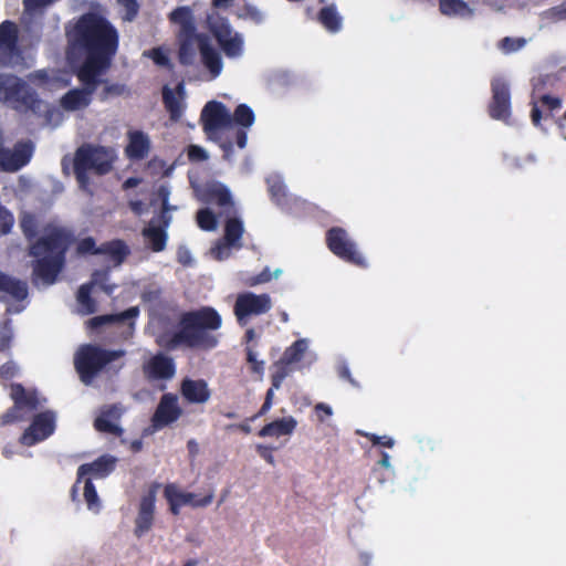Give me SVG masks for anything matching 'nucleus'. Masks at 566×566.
Here are the masks:
<instances>
[{"mask_svg":"<svg viewBox=\"0 0 566 566\" xmlns=\"http://www.w3.org/2000/svg\"><path fill=\"white\" fill-rule=\"evenodd\" d=\"M0 292L4 295L2 298L8 302L7 312L18 314L24 310V302L28 297L27 283L7 276L0 271Z\"/></svg>","mask_w":566,"mask_h":566,"instance_id":"nucleus-13","label":"nucleus"},{"mask_svg":"<svg viewBox=\"0 0 566 566\" xmlns=\"http://www.w3.org/2000/svg\"><path fill=\"white\" fill-rule=\"evenodd\" d=\"M96 250L97 249H95V241L93 238H85L82 241H80L77 244L78 253L92 252L95 254H99L98 252H96Z\"/></svg>","mask_w":566,"mask_h":566,"instance_id":"nucleus-49","label":"nucleus"},{"mask_svg":"<svg viewBox=\"0 0 566 566\" xmlns=\"http://www.w3.org/2000/svg\"><path fill=\"white\" fill-rule=\"evenodd\" d=\"M126 10L124 19L127 21H132L137 12H138V4L136 0H117Z\"/></svg>","mask_w":566,"mask_h":566,"instance_id":"nucleus-47","label":"nucleus"},{"mask_svg":"<svg viewBox=\"0 0 566 566\" xmlns=\"http://www.w3.org/2000/svg\"><path fill=\"white\" fill-rule=\"evenodd\" d=\"M381 438H384V439L380 440V442H378V444L387 447V448H392L395 446V440L391 437L381 436Z\"/></svg>","mask_w":566,"mask_h":566,"instance_id":"nucleus-61","label":"nucleus"},{"mask_svg":"<svg viewBox=\"0 0 566 566\" xmlns=\"http://www.w3.org/2000/svg\"><path fill=\"white\" fill-rule=\"evenodd\" d=\"M543 17L551 21L566 20V7L558 6V7L552 8L549 10L545 11L543 13Z\"/></svg>","mask_w":566,"mask_h":566,"instance_id":"nucleus-45","label":"nucleus"},{"mask_svg":"<svg viewBox=\"0 0 566 566\" xmlns=\"http://www.w3.org/2000/svg\"><path fill=\"white\" fill-rule=\"evenodd\" d=\"M357 433L367 437L373 442V444H378V442H380V440L384 439V438H381V436H376L374 433L363 432L360 430H358Z\"/></svg>","mask_w":566,"mask_h":566,"instance_id":"nucleus-59","label":"nucleus"},{"mask_svg":"<svg viewBox=\"0 0 566 566\" xmlns=\"http://www.w3.org/2000/svg\"><path fill=\"white\" fill-rule=\"evenodd\" d=\"M69 36L70 42L86 51L85 62L77 71L83 87L70 90L60 101L64 111L76 112L86 108L97 86L105 83L103 75L117 50L118 34L104 18L90 13L77 21Z\"/></svg>","mask_w":566,"mask_h":566,"instance_id":"nucleus-1","label":"nucleus"},{"mask_svg":"<svg viewBox=\"0 0 566 566\" xmlns=\"http://www.w3.org/2000/svg\"><path fill=\"white\" fill-rule=\"evenodd\" d=\"M247 140H248L247 134H245L244 132H240V133L238 134V142H237V143H238V146H239L240 148H244V147H245V145H247Z\"/></svg>","mask_w":566,"mask_h":566,"instance_id":"nucleus-62","label":"nucleus"},{"mask_svg":"<svg viewBox=\"0 0 566 566\" xmlns=\"http://www.w3.org/2000/svg\"><path fill=\"white\" fill-rule=\"evenodd\" d=\"M319 20L322 24L331 32H337L342 27V18L333 7L322 9Z\"/></svg>","mask_w":566,"mask_h":566,"instance_id":"nucleus-37","label":"nucleus"},{"mask_svg":"<svg viewBox=\"0 0 566 566\" xmlns=\"http://www.w3.org/2000/svg\"><path fill=\"white\" fill-rule=\"evenodd\" d=\"M232 116V124L235 123L237 125L249 128L251 127L255 122V114L252 111L250 106L247 104H240Z\"/></svg>","mask_w":566,"mask_h":566,"instance_id":"nucleus-36","label":"nucleus"},{"mask_svg":"<svg viewBox=\"0 0 566 566\" xmlns=\"http://www.w3.org/2000/svg\"><path fill=\"white\" fill-rule=\"evenodd\" d=\"M297 426V421L292 416L274 420L266 426H264L260 432V437H281V436H290L293 433Z\"/></svg>","mask_w":566,"mask_h":566,"instance_id":"nucleus-29","label":"nucleus"},{"mask_svg":"<svg viewBox=\"0 0 566 566\" xmlns=\"http://www.w3.org/2000/svg\"><path fill=\"white\" fill-rule=\"evenodd\" d=\"M188 156L192 161H203L209 157L207 150L197 145H191L189 147Z\"/></svg>","mask_w":566,"mask_h":566,"instance_id":"nucleus-48","label":"nucleus"},{"mask_svg":"<svg viewBox=\"0 0 566 566\" xmlns=\"http://www.w3.org/2000/svg\"><path fill=\"white\" fill-rule=\"evenodd\" d=\"M94 286L99 287L106 294H112L116 287L114 284L108 283V271L94 272L91 283L82 285L77 293L80 312L83 314H91L96 310L94 301L90 297L91 289Z\"/></svg>","mask_w":566,"mask_h":566,"instance_id":"nucleus-15","label":"nucleus"},{"mask_svg":"<svg viewBox=\"0 0 566 566\" xmlns=\"http://www.w3.org/2000/svg\"><path fill=\"white\" fill-rule=\"evenodd\" d=\"M179 41V61L185 65L193 64L198 51L201 55L203 65L209 70L212 77L220 75L222 71V61L219 52L209 43V40L199 34H192L178 38Z\"/></svg>","mask_w":566,"mask_h":566,"instance_id":"nucleus-7","label":"nucleus"},{"mask_svg":"<svg viewBox=\"0 0 566 566\" xmlns=\"http://www.w3.org/2000/svg\"><path fill=\"white\" fill-rule=\"evenodd\" d=\"M84 481V499L87 505V509L97 514L101 510V501L98 499L97 492L95 490V486L91 482V478L83 479Z\"/></svg>","mask_w":566,"mask_h":566,"instance_id":"nucleus-38","label":"nucleus"},{"mask_svg":"<svg viewBox=\"0 0 566 566\" xmlns=\"http://www.w3.org/2000/svg\"><path fill=\"white\" fill-rule=\"evenodd\" d=\"M170 21L179 27L178 38L197 34L192 11L189 7H179L169 14Z\"/></svg>","mask_w":566,"mask_h":566,"instance_id":"nucleus-28","label":"nucleus"},{"mask_svg":"<svg viewBox=\"0 0 566 566\" xmlns=\"http://www.w3.org/2000/svg\"><path fill=\"white\" fill-rule=\"evenodd\" d=\"M18 28L11 21L0 24V64L12 65L19 60Z\"/></svg>","mask_w":566,"mask_h":566,"instance_id":"nucleus-17","label":"nucleus"},{"mask_svg":"<svg viewBox=\"0 0 566 566\" xmlns=\"http://www.w3.org/2000/svg\"><path fill=\"white\" fill-rule=\"evenodd\" d=\"M440 11L449 17H471L473 10L462 0H440Z\"/></svg>","mask_w":566,"mask_h":566,"instance_id":"nucleus-34","label":"nucleus"},{"mask_svg":"<svg viewBox=\"0 0 566 566\" xmlns=\"http://www.w3.org/2000/svg\"><path fill=\"white\" fill-rule=\"evenodd\" d=\"M248 361L250 363L253 373L263 375L264 361L259 360L256 353L251 348H248Z\"/></svg>","mask_w":566,"mask_h":566,"instance_id":"nucleus-46","label":"nucleus"},{"mask_svg":"<svg viewBox=\"0 0 566 566\" xmlns=\"http://www.w3.org/2000/svg\"><path fill=\"white\" fill-rule=\"evenodd\" d=\"M128 137L127 156L132 159H142L147 156L150 146L148 137L142 132H132Z\"/></svg>","mask_w":566,"mask_h":566,"instance_id":"nucleus-31","label":"nucleus"},{"mask_svg":"<svg viewBox=\"0 0 566 566\" xmlns=\"http://www.w3.org/2000/svg\"><path fill=\"white\" fill-rule=\"evenodd\" d=\"M143 235L145 238L146 243L155 252H160L166 248L167 242V233L166 230L159 226H157L154 221H151L144 230Z\"/></svg>","mask_w":566,"mask_h":566,"instance_id":"nucleus-32","label":"nucleus"},{"mask_svg":"<svg viewBox=\"0 0 566 566\" xmlns=\"http://www.w3.org/2000/svg\"><path fill=\"white\" fill-rule=\"evenodd\" d=\"M268 182L271 195L277 200H280V196L281 193H283L284 190V186L282 185V182L279 180L272 182L271 179H269Z\"/></svg>","mask_w":566,"mask_h":566,"instance_id":"nucleus-52","label":"nucleus"},{"mask_svg":"<svg viewBox=\"0 0 566 566\" xmlns=\"http://www.w3.org/2000/svg\"><path fill=\"white\" fill-rule=\"evenodd\" d=\"M115 467V458L109 455H103L93 463L83 464L78 468L77 471V483H80L83 479H87L86 475L92 478H104L109 474Z\"/></svg>","mask_w":566,"mask_h":566,"instance_id":"nucleus-25","label":"nucleus"},{"mask_svg":"<svg viewBox=\"0 0 566 566\" xmlns=\"http://www.w3.org/2000/svg\"><path fill=\"white\" fill-rule=\"evenodd\" d=\"M203 128L210 139L217 140L221 133L232 127V116L228 108L216 101L209 102L202 109Z\"/></svg>","mask_w":566,"mask_h":566,"instance_id":"nucleus-10","label":"nucleus"},{"mask_svg":"<svg viewBox=\"0 0 566 566\" xmlns=\"http://www.w3.org/2000/svg\"><path fill=\"white\" fill-rule=\"evenodd\" d=\"M117 153L113 147L85 144L74 156V172L80 187L85 189L90 184L88 171L106 175L113 169Z\"/></svg>","mask_w":566,"mask_h":566,"instance_id":"nucleus-5","label":"nucleus"},{"mask_svg":"<svg viewBox=\"0 0 566 566\" xmlns=\"http://www.w3.org/2000/svg\"><path fill=\"white\" fill-rule=\"evenodd\" d=\"M379 464L386 469H389L391 468V464H390V457L388 453L386 452H382V459L379 461Z\"/></svg>","mask_w":566,"mask_h":566,"instance_id":"nucleus-64","label":"nucleus"},{"mask_svg":"<svg viewBox=\"0 0 566 566\" xmlns=\"http://www.w3.org/2000/svg\"><path fill=\"white\" fill-rule=\"evenodd\" d=\"M222 318L212 307H202L184 315L181 328L170 340V346L186 344L190 347L212 348L218 344V338L210 334L221 327Z\"/></svg>","mask_w":566,"mask_h":566,"instance_id":"nucleus-4","label":"nucleus"},{"mask_svg":"<svg viewBox=\"0 0 566 566\" xmlns=\"http://www.w3.org/2000/svg\"><path fill=\"white\" fill-rule=\"evenodd\" d=\"M198 226L206 231H213L217 229L218 221L213 212L208 209H201L197 213Z\"/></svg>","mask_w":566,"mask_h":566,"instance_id":"nucleus-40","label":"nucleus"},{"mask_svg":"<svg viewBox=\"0 0 566 566\" xmlns=\"http://www.w3.org/2000/svg\"><path fill=\"white\" fill-rule=\"evenodd\" d=\"M169 196H170V189L167 186L163 185L158 188L157 200H160V202H161V210H163L161 219H163V223H164L165 228H168L169 223L171 221V219L167 217V213L170 211L177 210L176 206H170L168 203Z\"/></svg>","mask_w":566,"mask_h":566,"instance_id":"nucleus-39","label":"nucleus"},{"mask_svg":"<svg viewBox=\"0 0 566 566\" xmlns=\"http://www.w3.org/2000/svg\"><path fill=\"white\" fill-rule=\"evenodd\" d=\"M182 415V409L179 406V399L176 395L165 394L157 406L153 416V427L158 430L175 421Z\"/></svg>","mask_w":566,"mask_h":566,"instance_id":"nucleus-18","label":"nucleus"},{"mask_svg":"<svg viewBox=\"0 0 566 566\" xmlns=\"http://www.w3.org/2000/svg\"><path fill=\"white\" fill-rule=\"evenodd\" d=\"M327 242L331 251L337 256L352 262L358 266H365V258L356 249L354 242H352L347 233L340 228H334L329 230Z\"/></svg>","mask_w":566,"mask_h":566,"instance_id":"nucleus-12","label":"nucleus"},{"mask_svg":"<svg viewBox=\"0 0 566 566\" xmlns=\"http://www.w3.org/2000/svg\"><path fill=\"white\" fill-rule=\"evenodd\" d=\"M159 486L157 483L151 484L139 500L134 521V535L137 538L143 537L153 528Z\"/></svg>","mask_w":566,"mask_h":566,"instance_id":"nucleus-11","label":"nucleus"},{"mask_svg":"<svg viewBox=\"0 0 566 566\" xmlns=\"http://www.w3.org/2000/svg\"><path fill=\"white\" fill-rule=\"evenodd\" d=\"M120 410L113 406L104 410L95 420V428L102 432L119 434L122 429L118 426Z\"/></svg>","mask_w":566,"mask_h":566,"instance_id":"nucleus-30","label":"nucleus"},{"mask_svg":"<svg viewBox=\"0 0 566 566\" xmlns=\"http://www.w3.org/2000/svg\"><path fill=\"white\" fill-rule=\"evenodd\" d=\"M105 92L106 94L118 95L122 93V88L118 85H108L107 83H105Z\"/></svg>","mask_w":566,"mask_h":566,"instance_id":"nucleus-60","label":"nucleus"},{"mask_svg":"<svg viewBox=\"0 0 566 566\" xmlns=\"http://www.w3.org/2000/svg\"><path fill=\"white\" fill-rule=\"evenodd\" d=\"M178 259L184 264L191 263V256L188 250L186 249H179L178 251Z\"/></svg>","mask_w":566,"mask_h":566,"instance_id":"nucleus-58","label":"nucleus"},{"mask_svg":"<svg viewBox=\"0 0 566 566\" xmlns=\"http://www.w3.org/2000/svg\"><path fill=\"white\" fill-rule=\"evenodd\" d=\"M315 411L317 412L318 418H319L321 421H324L323 417L319 415L321 412H323L326 416H332L333 415L332 407H329L328 405L323 403V402H319V403H317L315 406Z\"/></svg>","mask_w":566,"mask_h":566,"instance_id":"nucleus-55","label":"nucleus"},{"mask_svg":"<svg viewBox=\"0 0 566 566\" xmlns=\"http://www.w3.org/2000/svg\"><path fill=\"white\" fill-rule=\"evenodd\" d=\"M525 44L526 40L524 38L506 36L499 42L497 46L503 53L510 54L521 50Z\"/></svg>","mask_w":566,"mask_h":566,"instance_id":"nucleus-41","label":"nucleus"},{"mask_svg":"<svg viewBox=\"0 0 566 566\" xmlns=\"http://www.w3.org/2000/svg\"><path fill=\"white\" fill-rule=\"evenodd\" d=\"M144 56L151 59L159 66H169V50L163 46L145 51Z\"/></svg>","mask_w":566,"mask_h":566,"instance_id":"nucleus-42","label":"nucleus"},{"mask_svg":"<svg viewBox=\"0 0 566 566\" xmlns=\"http://www.w3.org/2000/svg\"><path fill=\"white\" fill-rule=\"evenodd\" d=\"M20 227L24 233V235L29 239L33 238L38 232V222L34 216L23 212L20 219Z\"/></svg>","mask_w":566,"mask_h":566,"instance_id":"nucleus-43","label":"nucleus"},{"mask_svg":"<svg viewBox=\"0 0 566 566\" xmlns=\"http://www.w3.org/2000/svg\"><path fill=\"white\" fill-rule=\"evenodd\" d=\"M15 366L12 363L6 364L1 367V375L4 377H11L14 375Z\"/></svg>","mask_w":566,"mask_h":566,"instance_id":"nucleus-57","label":"nucleus"},{"mask_svg":"<svg viewBox=\"0 0 566 566\" xmlns=\"http://www.w3.org/2000/svg\"><path fill=\"white\" fill-rule=\"evenodd\" d=\"M70 244V234L56 226L45 227L39 240L30 247L35 259L33 265L34 282L51 285L62 270L64 253Z\"/></svg>","mask_w":566,"mask_h":566,"instance_id":"nucleus-2","label":"nucleus"},{"mask_svg":"<svg viewBox=\"0 0 566 566\" xmlns=\"http://www.w3.org/2000/svg\"><path fill=\"white\" fill-rule=\"evenodd\" d=\"M0 103L19 112L35 114L43 105L28 83L11 74H0Z\"/></svg>","mask_w":566,"mask_h":566,"instance_id":"nucleus-6","label":"nucleus"},{"mask_svg":"<svg viewBox=\"0 0 566 566\" xmlns=\"http://www.w3.org/2000/svg\"><path fill=\"white\" fill-rule=\"evenodd\" d=\"M29 81L32 84L42 86L45 90L54 91L65 87L70 83V75L67 73H60L55 71H36L29 75Z\"/></svg>","mask_w":566,"mask_h":566,"instance_id":"nucleus-23","label":"nucleus"},{"mask_svg":"<svg viewBox=\"0 0 566 566\" xmlns=\"http://www.w3.org/2000/svg\"><path fill=\"white\" fill-rule=\"evenodd\" d=\"M123 352H107L99 347L86 345L75 355V367L81 380L88 385L95 375L109 361L122 356Z\"/></svg>","mask_w":566,"mask_h":566,"instance_id":"nucleus-8","label":"nucleus"},{"mask_svg":"<svg viewBox=\"0 0 566 566\" xmlns=\"http://www.w3.org/2000/svg\"><path fill=\"white\" fill-rule=\"evenodd\" d=\"M165 497L167 499L170 511L178 514L180 507L189 505L191 507H206L213 500V492H209L206 496L200 497L196 493L185 492L175 484H168L165 488Z\"/></svg>","mask_w":566,"mask_h":566,"instance_id":"nucleus-14","label":"nucleus"},{"mask_svg":"<svg viewBox=\"0 0 566 566\" xmlns=\"http://www.w3.org/2000/svg\"><path fill=\"white\" fill-rule=\"evenodd\" d=\"M211 28L220 46L229 57H235L242 53L243 41L227 22L222 21L219 25L212 24Z\"/></svg>","mask_w":566,"mask_h":566,"instance_id":"nucleus-21","label":"nucleus"},{"mask_svg":"<svg viewBox=\"0 0 566 566\" xmlns=\"http://www.w3.org/2000/svg\"><path fill=\"white\" fill-rule=\"evenodd\" d=\"M308 344L310 342L307 338H301L294 342L291 346H289L285 349L282 361L285 365H292L301 361L305 353L308 350Z\"/></svg>","mask_w":566,"mask_h":566,"instance_id":"nucleus-35","label":"nucleus"},{"mask_svg":"<svg viewBox=\"0 0 566 566\" xmlns=\"http://www.w3.org/2000/svg\"><path fill=\"white\" fill-rule=\"evenodd\" d=\"M164 102L166 108L170 113L172 119H178L185 107V85L184 83H178L175 90L169 88L168 86L164 87L163 91Z\"/></svg>","mask_w":566,"mask_h":566,"instance_id":"nucleus-27","label":"nucleus"},{"mask_svg":"<svg viewBox=\"0 0 566 566\" xmlns=\"http://www.w3.org/2000/svg\"><path fill=\"white\" fill-rule=\"evenodd\" d=\"M144 371L150 379H169L175 375V366L170 358L156 355L144 365Z\"/></svg>","mask_w":566,"mask_h":566,"instance_id":"nucleus-24","label":"nucleus"},{"mask_svg":"<svg viewBox=\"0 0 566 566\" xmlns=\"http://www.w3.org/2000/svg\"><path fill=\"white\" fill-rule=\"evenodd\" d=\"M287 375L289 370L285 367H280V369L272 375L273 388L279 389Z\"/></svg>","mask_w":566,"mask_h":566,"instance_id":"nucleus-50","label":"nucleus"},{"mask_svg":"<svg viewBox=\"0 0 566 566\" xmlns=\"http://www.w3.org/2000/svg\"><path fill=\"white\" fill-rule=\"evenodd\" d=\"M12 337L11 328L4 325L0 328V349H4Z\"/></svg>","mask_w":566,"mask_h":566,"instance_id":"nucleus-51","label":"nucleus"},{"mask_svg":"<svg viewBox=\"0 0 566 566\" xmlns=\"http://www.w3.org/2000/svg\"><path fill=\"white\" fill-rule=\"evenodd\" d=\"M129 207L132 211L137 216H142L147 212V207L139 200L130 201Z\"/></svg>","mask_w":566,"mask_h":566,"instance_id":"nucleus-54","label":"nucleus"},{"mask_svg":"<svg viewBox=\"0 0 566 566\" xmlns=\"http://www.w3.org/2000/svg\"><path fill=\"white\" fill-rule=\"evenodd\" d=\"M182 396L191 403H205L210 399L208 384L202 379H185L180 387Z\"/></svg>","mask_w":566,"mask_h":566,"instance_id":"nucleus-26","label":"nucleus"},{"mask_svg":"<svg viewBox=\"0 0 566 566\" xmlns=\"http://www.w3.org/2000/svg\"><path fill=\"white\" fill-rule=\"evenodd\" d=\"M493 101L491 104V116L496 119H506L510 115L511 102L509 83L501 76L492 81Z\"/></svg>","mask_w":566,"mask_h":566,"instance_id":"nucleus-19","label":"nucleus"},{"mask_svg":"<svg viewBox=\"0 0 566 566\" xmlns=\"http://www.w3.org/2000/svg\"><path fill=\"white\" fill-rule=\"evenodd\" d=\"M256 450L259 454L270 464H274V457L272 455L271 449L269 447L258 444Z\"/></svg>","mask_w":566,"mask_h":566,"instance_id":"nucleus-53","label":"nucleus"},{"mask_svg":"<svg viewBox=\"0 0 566 566\" xmlns=\"http://www.w3.org/2000/svg\"><path fill=\"white\" fill-rule=\"evenodd\" d=\"M139 315L138 306H133L118 314H108L93 317L88 321V326L92 328L102 326L104 324H118L124 325L127 322V336H130L135 328L134 319Z\"/></svg>","mask_w":566,"mask_h":566,"instance_id":"nucleus-22","label":"nucleus"},{"mask_svg":"<svg viewBox=\"0 0 566 566\" xmlns=\"http://www.w3.org/2000/svg\"><path fill=\"white\" fill-rule=\"evenodd\" d=\"M532 120L535 125H538L541 120V113L536 105L532 109Z\"/></svg>","mask_w":566,"mask_h":566,"instance_id":"nucleus-63","label":"nucleus"},{"mask_svg":"<svg viewBox=\"0 0 566 566\" xmlns=\"http://www.w3.org/2000/svg\"><path fill=\"white\" fill-rule=\"evenodd\" d=\"M197 196L199 200L206 203H216L223 208L228 214L224 240L217 242L210 250L211 255L216 260H224L229 258L231 249H239L241 247L240 240L244 231L242 221L231 217V213L234 211L231 192L223 184L211 181L197 189Z\"/></svg>","mask_w":566,"mask_h":566,"instance_id":"nucleus-3","label":"nucleus"},{"mask_svg":"<svg viewBox=\"0 0 566 566\" xmlns=\"http://www.w3.org/2000/svg\"><path fill=\"white\" fill-rule=\"evenodd\" d=\"M55 429L54 413L46 411L38 415L31 426L24 431L20 441L24 446H33L50 437Z\"/></svg>","mask_w":566,"mask_h":566,"instance_id":"nucleus-16","label":"nucleus"},{"mask_svg":"<svg viewBox=\"0 0 566 566\" xmlns=\"http://www.w3.org/2000/svg\"><path fill=\"white\" fill-rule=\"evenodd\" d=\"M542 103L546 105L549 109L558 108L560 106V101L551 96H543Z\"/></svg>","mask_w":566,"mask_h":566,"instance_id":"nucleus-56","label":"nucleus"},{"mask_svg":"<svg viewBox=\"0 0 566 566\" xmlns=\"http://www.w3.org/2000/svg\"><path fill=\"white\" fill-rule=\"evenodd\" d=\"M271 307L272 301L268 294L244 292L237 296L233 313L239 324L244 326L252 316L265 314Z\"/></svg>","mask_w":566,"mask_h":566,"instance_id":"nucleus-9","label":"nucleus"},{"mask_svg":"<svg viewBox=\"0 0 566 566\" xmlns=\"http://www.w3.org/2000/svg\"><path fill=\"white\" fill-rule=\"evenodd\" d=\"M14 224L13 214L0 205V237L8 234Z\"/></svg>","mask_w":566,"mask_h":566,"instance_id":"nucleus-44","label":"nucleus"},{"mask_svg":"<svg viewBox=\"0 0 566 566\" xmlns=\"http://www.w3.org/2000/svg\"><path fill=\"white\" fill-rule=\"evenodd\" d=\"M11 398L14 400V408L7 411L2 415L0 419V424H8L21 419L18 415V410L22 407H28L30 409L36 408L39 405V400L34 392H25L24 388L21 385H12L11 386Z\"/></svg>","mask_w":566,"mask_h":566,"instance_id":"nucleus-20","label":"nucleus"},{"mask_svg":"<svg viewBox=\"0 0 566 566\" xmlns=\"http://www.w3.org/2000/svg\"><path fill=\"white\" fill-rule=\"evenodd\" d=\"M96 252H98L99 254L108 255L111 261L114 262L115 266H118L129 254V249L124 241L114 240L102 244L99 248H97Z\"/></svg>","mask_w":566,"mask_h":566,"instance_id":"nucleus-33","label":"nucleus"}]
</instances>
